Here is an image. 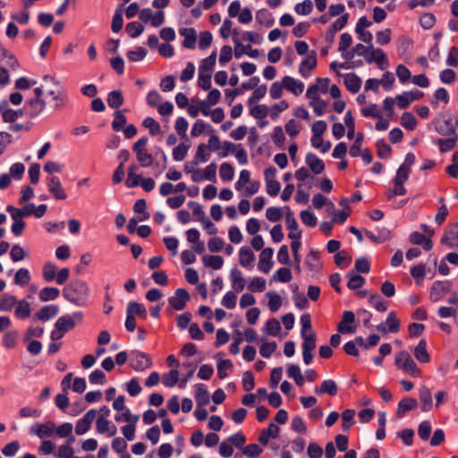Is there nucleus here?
<instances>
[{"instance_id": "nucleus-43", "label": "nucleus", "mask_w": 458, "mask_h": 458, "mask_svg": "<svg viewBox=\"0 0 458 458\" xmlns=\"http://www.w3.org/2000/svg\"><path fill=\"white\" fill-rule=\"evenodd\" d=\"M401 123L405 129L413 131L416 128L418 122L411 113L404 112L401 116Z\"/></svg>"}, {"instance_id": "nucleus-3", "label": "nucleus", "mask_w": 458, "mask_h": 458, "mask_svg": "<svg viewBox=\"0 0 458 458\" xmlns=\"http://www.w3.org/2000/svg\"><path fill=\"white\" fill-rule=\"evenodd\" d=\"M148 144V138L141 137L132 146V150L136 154V157L140 166L148 167L153 163L152 155L148 154L146 146Z\"/></svg>"}, {"instance_id": "nucleus-57", "label": "nucleus", "mask_w": 458, "mask_h": 458, "mask_svg": "<svg viewBox=\"0 0 458 458\" xmlns=\"http://www.w3.org/2000/svg\"><path fill=\"white\" fill-rule=\"evenodd\" d=\"M256 20L258 22L265 25L266 27H270L273 23L272 15L266 9H261L257 12Z\"/></svg>"}, {"instance_id": "nucleus-13", "label": "nucleus", "mask_w": 458, "mask_h": 458, "mask_svg": "<svg viewBox=\"0 0 458 458\" xmlns=\"http://www.w3.org/2000/svg\"><path fill=\"white\" fill-rule=\"evenodd\" d=\"M46 107V102L44 99L30 98L24 105V111L27 112L28 115L31 118L39 115Z\"/></svg>"}, {"instance_id": "nucleus-49", "label": "nucleus", "mask_w": 458, "mask_h": 458, "mask_svg": "<svg viewBox=\"0 0 458 458\" xmlns=\"http://www.w3.org/2000/svg\"><path fill=\"white\" fill-rule=\"evenodd\" d=\"M16 297L10 294H4L0 299V311H10L16 304Z\"/></svg>"}, {"instance_id": "nucleus-4", "label": "nucleus", "mask_w": 458, "mask_h": 458, "mask_svg": "<svg viewBox=\"0 0 458 458\" xmlns=\"http://www.w3.org/2000/svg\"><path fill=\"white\" fill-rule=\"evenodd\" d=\"M130 365L136 371H144L152 366V360L148 353L134 350L130 352Z\"/></svg>"}, {"instance_id": "nucleus-34", "label": "nucleus", "mask_w": 458, "mask_h": 458, "mask_svg": "<svg viewBox=\"0 0 458 458\" xmlns=\"http://www.w3.org/2000/svg\"><path fill=\"white\" fill-rule=\"evenodd\" d=\"M230 279L232 282V286L234 290L237 292H242L244 289V279L241 270L236 267L233 268L230 272Z\"/></svg>"}, {"instance_id": "nucleus-29", "label": "nucleus", "mask_w": 458, "mask_h": 458, "mask_svg": "<svg viewBox=\"0 0 458 458\" xmlns=\"http://www.w3.org/2000/svg\"><path fill=\"white\" fill-rule=\"evenodd\" d=\"M195 400L198 406H203L209 403V393L203 384L195 385Z\"/></svg>"}, {"instance_id": "nucleus-9", "label": "nucleus", "mask_w": 458, "mask_h": 458, "mask_svg": "<svg viewBox=\"0 0 458 458\" xmlns=\"http://www.w3.org/2000/svg\"><path fill=\"white\" fill-rule=\"evenodd\" d=\"M189 300V293L183 288H178L174 295L168 299V303L175 310H182Z\"/></svg>"}, {"instance_id": "nucleus-38", "label": "nucleus", "mask_w": 458, "mask_h": 458, "mask_svg": "<svg viewBox=\"0 0 458 458\" xmlns=\"http://www.w3.org/2000/svg\"><path fill=\"white\" fill-rule=\"evenodd\" d=\"M30 282V274L27 268H20L14 275V284L25 287Z\"/></svg>"}, {"instance_id": "nucleus-11", "label": "nucleus", "mask_w": 458, "mask_h": 458, "mask_svg": "<svg viewBox=\"0 0 458 458\" xmlns=\"http://www.w3.org/2000/svg\"><path fill=\"white\" fill-rule=\"evenodd\" d=\"M287 212L285 215V224L287 229L290 231L288 237L292 240H300L301 237V232L299 230V225L293 213L288 207L285 208Z\"/></svg>"}, {"instance_id": "nucleus-15", "label": "nucleus", "mask_w": 458, "mask_h": 458, "mask_svg": "<svg viewBox=\"0 0 458 458\" xmlns=\"http://www.w3.org/2000/svg\"><path fill=\"white\" fill-rule=\"evenodd\" d=\"M55 425L53 421H47L44 424H36L30 428V433L40 438L48 437L55 432Z\"/></svg>"}, {"instance_id": "nucleus-46", "label": "nucleus", "mask_w": 458, "mask_h": 458, "mask_svg": "<svg viewBox=\"0 0 458 458\" xmlns=\"http://www.w3.org/2000/svg\"><path fill=\"white\" fill-rule=\"evenodd\" d=\"M354 415L355 411L352 409L344 410L342 412V428L344 431H348L352 428Z\"/></svg>"}, {"instance_id": "nucleus-51", "label": "nucleus", "mask_w": 458, "mask_h": 458, "mask_svg": "<svg viewBox=\"0 0 458 458\" xmlns=\"http://www.w3.org/2000/svg\"><path fill=\"white\" fill-rule=\"evenodd\" d=\"M127 58L131 62H140L147 55V50L143 47H138L133 50L127 52Z\"/></svg>"}, {"instance_id": "nucleus-41", "label": "nucleus", "mask_w": 458, "mask_h": 458, "mask_svg": "<svg viewBox=\"0 0 458 458\" xmlns=\"http://www.w3.org/2000/svg\"><path fill=\"white\" fill-rule=\"evenodd\" d=\"M379 341L380 337L376 334L370 335L366 340L361 336L357 337V343L359 344L360 347L365 350H369V348L377 345Z\"/></svg>"}, {"instance_id": "nucleus-47", "label": "nucleus", "mask_w": 458, "mask_h": 458, "mask_svg": "<svg viewBox=\"0 0 458 458\" xmlns=\"http://www.w3.org/2000/svg\"><path fill=\"white\" fill-rule=\"evenodd\" d=\"M292 272L287 267H281L277 269L273 275V280L281 283H288L292 280Z\"/></svg>"}, {"instance_id": "nucleus-58", "label": "nucleus", "mask_w": 458, "mask_h": 458, "mask_svg": "<svg viewBox=\"0 0 458 458\" xmlns=\"http://www.w3.org/2000/svg\"><path fill=\"white\" fill-rule=\"evenodd\" d=\"M386 325H387L388 331L390 333H397L400 329V321L397 319L396 315L394 311H390L386 319Z\"/></svg>"}, {"instance_id": "nucleus-37", "label": "nucleus", "mask_w": 458, "mask_h": 458, "mask_svg": "<svg viewBox=\"0 0 458 458\" xmlns=\"http://www.w3.org/2000/svg\"><path fill=\"white\" fill-rule=\"evenodd\" d=\"M107 104L111 108L117 109L123 104V97L120 90H113L107 95Z\"/></svg>"}, {"instance_id": "nucleus-39", "label": "nucleus", "mask_w": 458, "mask_h": 458, "mask_svg": "<svg viewBox=\"0 0 458 458\" xmlns=\"http://www.w3.org/2000/svg\"><path fill=\"white\" fill-rule=\"evenodd\" d=\"M202 261L205 267L214 269H220L224 265V259L221 256L205 255Z\"/></svg>"}, {"instance_id": "nucleus-42", "label": "nucleus", "mask_w": 458, "mask_h": 458, "mask_svg": "<svg viewBox=\"0 0 458 458\" xmlns=\"http://www.w3.org/2000/svg\"><path fill=\"white\" fill-rule=\"evenodd\" d=\"M347 276L349 277L347 287L351 290L360 289L365 284V278L360 275L354 274L353 272H349Z\"/></svg>"}, {"instance_id": "nucleus-6", "label": "nucleus", "mask_w": 458, "mask_h": 458, "mask_svg": "<svg viewBox=\"0 0 458 458\" xmlns=\"http://www.w3.org/2000/svg\"><path fill=\"white\" fill-rule=\"evenodd\" d=\"M47 93L55 101L54 109L60 110L65 106L68 96L61 83H55V86L48 89Z\"/></svg>"}, {"instance_id": "nucleus-61", "label": "nucleus", "mask_w": 458, "mask_h": 458, "mask_svg": "<svg viewBox=\"0 0 458 458\" xmlns=\"http://www.w3.org/2000/svg\"><path fill=\"white\" fill-rule=\"evenodd\" d=\"M313 10V3L311 0H304L302 3H298L294 6V11L300 15H308Z\"/></svg>"}, {"instance_id": "nucleus-50", "label": "nucleus", "mask_w": 458, "mask_h": 458, "mask_svg": "<svg viewBox=\"0 0 458 458\" xmlns=\"http://www.w3.org/2000/svg\"><path fill=\"white\" fill-rule=\"evenodd\" d=\"M267 296L268 297V307L272 312H276L281 305L282 299L276 292H267Z\"/></svg>"}, {"instance_id": "nucleus-12", "label": "nucleus", "mask_w": 458, "mask_h": 458, "mask_svg": "<svg viewBox=\"0 0 458 458\" xmlns=\"http://www.w3.org/2000/svg\"><path fill=\"white\" fill-rule=\"evenodd\" d=\"M348 18L349 14L345 13L342 15L340 18H338L336 21H335L333 24H331L328 27L325 37L326 41L327 43L332 44L334 42L335 35L336 34L337 31L341 30L344 27H345L348 21Z\"/></svg>"}, {"instance_id": "nucleus-23", "label": "nucleus", "mask_w": 458, "mask_h": 458, "mask_svg": "<svg viewBox=\"0 0 458 458\" xmlns=\"http://www.w3.org/2000/svg\"><path fill=\"white\" fill-rule=\"evenodd\" d=\"M234 55L236 58H240L242 55L247 54L251 58H256L259 55V49H253L250 45L244 46L239 40H234Z\"/></svg>"}, {"instance_id": "nucleus-17", "label": "nucleus", "mask_w": 458, "mask_h": 458, "mask_svg": "<svg viewBox=\"0 0 458 458\" xmlns=\"http://www.w3.org/2000/svg\"><path fill=\"white\" fill-rule=\"evenodd\" d=\"M279 433L280 428L274 422H271L267 428H264L260 431L258 440L261 445H267L269 442V439L276 438L279 436Z\"/></svg>"}, {"instance_id": "nucleus-52", "label": "nucleus", "mask_w": 458, "mask_h": 458, "mask_svg": "<svg viewBox=\"0 0 458 458\" xmlns=\"http://www.w3.org/2000/svg\"><path fill=\"white\" fill-rule=\"evenodd\" d=\"M114 120L112 122V128L114 131H119L126 123V117L123 110H116L114 114Z\"/></svg>"}, {"instance_id": "nucleus-48", "label": "nucleus", "mask_w": 458, "mask_h": 458, "mask_svg": "<svg viewBox=\"0 0 458 458\" xmlns=\"http://www.w3.org/2000/svg\"><path fill=\"white\" fill-rule=\"evenodd\" d=\"M123 25V9L120 6L115 10L114 14L113 16L112 25H111L113 32H114V33L119 32L122 30Z\"/></svg>"}, {"instance_id": "nucleus-33", "label": "nucleus", "mask_w": 458, "mask_h": 458, "mask_svg": "<svg viewBox=\"0 0 458 458\" xmlns=\"http://www.w3.org/2000/svg\"><path fill=\"white\" fill-rule=\"evenodd\" d=\"M255 259L253 251L249 247H242L239 251V263L243 267H249L251 266Z\"/></svg>"}, {"instance_id": "nucleus-16", "label": "nucleus", "mask_w": 458, "mask_h": 458, "mask_svg": "<svg viewBox=\"0 0 458 458\" xmlns=\"http://www.w3.org/2000/svg\"><path fill=\"white\" fill-rule=\"evenodd\" d=\"M317 65V55L313 51L312 54L308 55L299 65V72L303 78L310 76L311 72Z\"/></svg>"}, {"instance_id": "nucleus-53", "label": "nucleus", "mask_w": 458, "mask_h": 458, "mask_svg": "<svg viewBox=\"0 0 458 458\" xmlns=\"http://www.w3.org/2000/svg\"><path fill=\"white\" fill-rule=\"evenodd\" d=\"M437 131L441 135H450L455 132V128L451 119L444 120L437 125Z\"/></svg>"}, {"instance_id": "nucleus-54", "label": "nucleus", "mask_w": 458, "mask_h": 458, "mask_svg": "<svg viewBox=\"0 0 458 458\" xmlns=\"http://www.w3.org/2000/svg\"><path fill=\"white\" fill-rule=\"evenodd\" d=\"M219 174L223 181L228 182L233 180L234 169L231 164L225 162L220 165Z\"/></svg>"}, {"instance_id": "nucleus-2", "label": "nucleus", "mask_w": 458, "mask_h": 458, "mask_svg": "<svg viewBox=\"0 0 458 458\" xmlns=\"http://www.w3.org/2000/svg\"><path fill=\"white\" fill-rule=\"evenodd\" d=\"M395 364L405 373L412 377H419L420 374V370L418 369L417 364L406 351H402L396 354Z\"/></svg>"}, {"instance_id": "nucleus-62", "label": "nucleus", "mask_w": 458, "mask_h": 458, "mask_svg": "<svg viewBox=\"0 0 458 458\" xmlns=\"http://www.w3.org/2000/svg\"><path fill=\"white\" fill-rule=\"evenodd\" d=\"M263 450L257 444H250L242 449V454L249 458H257L262 454Z\"/></svg>"}, {"instance_id": "nucleus-45", "label": "nucleus", "mask_w": 458, "mask_h": 458, "mask_svg": "<svg viewBox=\"0 0 458 458\" xmlns=\"http://www.w3.org/2000/svg\"><path fill=\"white\" fill-rule=\"evenodd\" d=\"M263 331L267 335L276 336L281 331V325L277 319L271 318L266 323Z\"/></svg>"}, {"instance_id": "nucleus-27", "label": "nucleus", "mask_w": 458, "mask_h": 458, "mask_svg": "<svg viewBox=\"0 0 458 458\" xmlns=\"http://www.w3.org/2000/svg\"><path fill=\"white\" fill-rule=\"evenodd\" d=\"M126 314H130L134 318L138 316L145 319L147 318V310L143 304L132 301L127 305Z\"/></svg>"}, {"instance_id": "nucleus-26", "label": "nucleus", "mask_w": 458, "mask_h": 458, "mask_svg": "<svg viewBox=\"0 0 458 458\" xmlns=\"http://www.w3.org/2000/svg\"><path fill=\"white\" fill-rule=\"evenodd\" d=\"M30 304L26 300L17 301L14 315L19 319H26L30 316Z\"/></svg>"}, {"instance_id": "nucleus-36", "label": "nucleus", "mask_w": 458, "mask_h": 458, "mask_svg": "<svg viewBox=\"0 0 458 458\" xmlns=\"http://www.w3.org/2000/svg\"><path fill=\"white\" fill-rule=\"evenodd\" d=\"M209 157L210 155L208 152L207 145L201 143L198 146L197 151L193 157V165H199L201 163H205L208 161Z\"/></svg>"}, {"instance_id": "nucleus-24", "label": "nucleus", "mask_w": 458, "mask_h": 458, "mask_svg": "<svg viewBox=\"0 0 458 458\" xmlns=\"http://www.w3.org/2000/svg\"><path fill=\"white\" fill-rule=\"evenodd\" d=\"M314 392L317 394H328L330 396H334L337 394V385L334 380L327 379L322 382L320 386L315 387Z\"/></svg>"}, {"instance_id": "nucleus-35", "label": "nucleus", "mask_w": 458, "mask_h": 458, "mask_svg": "<svg viewBox=\"0 0 458 458\" xmlns=\"http://www.w3.org/2000/svg\"><path fill=\"white\" fill-rule=\"evenodd\" d=\"M216 62V51H213L210 55L204 58L199 66V71L212 74V71Z\"/></svg>"}, {"instance_id": "nucleus-7", "label": "nucleus", "mask_w": 458, "mask_h": 458, "mask_svg": "<svg viewBox=\"0 0 458 458\" xmlns=\"http://www.w3.org/2000/svg\"><path fill=\"white\" fill-rule=\"evenodd\" d=\"M355 315L351 310L343 313L342 320L337 326V331L341 334H353L356 331Z\"/></svg>"}, {"instance_id": "nucleus-19", "label": "nucleus", "mask_w": 458, "mask_h": 458, "mask_svg": "<svg viewBox=\"0 0 458 458\" xmlns=\"http://www.w3.org/2000/svg\"><path fill=\"white\" fill-rule=\"evenodd\" d=\"M441 243L449 248L458 250V223L445 232L441 239Z\"/></svg>"}, {"instance_id": "nucleus-55", "label": "nucleus", "mask_w": 458, "mask_h": 458, "mask_svg": "<svg viewBox=\"0 0 458 458\" xmlns=\"http://www.w3.org/2000/svg\"><path fill=\"white\" fill-rule=\"evenodd\" d=\"M179 380V371L177 369H172L169 372L163 375V384L165 386L173 387Z\"/></svg>"}, {"instance_id": "nucleus-31", "label": "nucleus", "mask_w": 458, "mask_h": 458, "mask_svg": "<svg viewBox=\"0 0 458 458\" xmlns=\"http://www.w3.org/2000/svg\"><path fill=\"white\" fill-rule=\"evenodd\" d=\"M344 85L352 93H357L361 87V80L354 73H348L344 76Z\"/></svg>"}, {"instance_id": "nucleus-8", "label": "nucleus", "mask_w": 458, "mask_h": 458, "mask_svg": "<svg viewBox=\"0 0 458 458\" xmlns=\"http://www.w3.org/2000/svg\"><path fill=\"white\" fill-rule=\"evenodd\" d=\"M97 413V411L94 409L88 411L83 417L77 421L75 433L77 435L87 433L90 429L92 422L96 420Z\"/></svg>"}, {"instance_id": "nucleus-28", "label": "nucleus", "mask_w": 458, "mask_h": 458, "mask_svg": "<svg viewBox=\"0 0 458 458\" xmlns=\"http://www.w3.org/2000/svg\"><path fill=\"white\" fill-rule=\"evenodd\" d=\"M413 354L415 358L421 363H427L430 360V356L427 351V342L424 339H421L418 345L415 347L413 351Z\"/></svg>"}, {"instance_id": "nucleus-5", "label": "nucleus", "mask_w": 458, "mask_h": 458, "mask_svg": "<svg viewBox=\"0 0 458 458\" xmlns=\"http://www.w3.org/2000/svg\"><path fill=\"white\" fill-rule=\"evenodd\" d=\"M82 320L81 312H74L72 315L60 317L55 323V329L63 331L64 334L74 328L77 324Z\"/></svg>"}, {"instance_id": "nucleus-63", "label": "nucleus", "mask_w": 458, "mask_h": 458, "mask_svg": "<svg viewBox=\"0 0 458 458\" xmlns=\"http://www.w3.org/2000/svg\"><path fill=\"white\" fill-rule=\"evenodd\" d=\"M301 125L294 119L289 120L285 124V131L291 138H295L301 131Z\"/></svg>"}, {"instance_id": "nucleus-32", "label": "nucleus", "mask_w": 458, "mask_h": 458, "mask_svg": "<svg viewBox=\"0 0 458 458\" xmlns=\"http://www.w3.org/2000/svg\"><path fill=\"white\" fill-rule=\"evenodd\" d=\"M418 406V403L415 399L406 397L402 399L398 403L397 415L403 417L405 412L415 409Z\"/></svg>"}, {"instance_id": "nucleus-30", "label": "nucleus", "mask_w": 458, "mask_h": 458, "mask_svg": "<svg viewBox=\"0 0 458 458\" xmlns=\"http://www.w3.org/2000/svg\"><path fill=\"white\" fill-rule=\"evenodd\" d=\"M420 400L422 403V411H428L433 405L431 391L427 386H421L419 391Z\"/></svg>"}, {"instance_id": "nucleus-20", "label": "nucleus", "mask_w": 458, "mask_h": 458, "mask_svg": "<svg viewBox=\"0 0 458 458\" xmlns=\"http://www.w3.org/2000/svg\"><path fill=\"white\" fill-rule=\"evenodd\" d=\"M48 191L54 195L56 199H65L67 198L64 192L61 181L58 177L53 176L47 182Z\"/></svg>"}, {"instance_id": "nucleus-10", "label": "nucleus", "mask_w": 458, "mask_h": 458, "mask_svg": "<svg viewBox=\"0 0 458 458\" xmlns=\"http://www.w3.org/2000/svg\"><path fill=\"white\" fill-rule=\"evenodd\" d=\"M451 289V284L447 281H437L430 289L429 298L432 301H440Z\"/></svg>"}, {"instance_id": "nucleus-56", "label": "nucleus", "mask_w": 458, "mask_h": 458, "mask_svg": "<svg viewBox=\"0 0 458 458\" xmlns=\"http://www.w3.org/2000/svg\"><path fill=\"white\" fill-rule=\"evenodd\" d=\"M303 339V343L301 344L302 350H308V351H314L316 348V340L317 335L316 334L311 331L310 334L304 335V336H301Z\"/></svg>"}, {"instance_id": "nucleus-59", "label": "nucleus", "mask_w": 458, "mask_h": 458, "mask_svg": "<svg viewBox=\"0 0 458 458\" xmlns=\"http://www.w3.org/2000/svg\"><path fill=\"white\" fill-rule=\"evenodd\" d=\"M125 30L131 38H137L143 32L144 27L138 21H131L126 25Z\"/></svg>"}, {"instance_id": "nucleus-22", "label": "nucleus", "mask_w": 458, "mask_h": 458, "mask_svg": "<svg viewBox=\"0 0 458 458\" xmlns=\"http://www.w3.org/2000/svg\"><path fill=\"white\" fill-rule=\"evenodd\" d=\"M305 162L315 174H321L325 169L323 161L314 153H308L305 157Z\"/></svg>"}, {"instance_id": "nucleus-14", "label": "nucleus", "mask_w": 458, "mask_h": 458, "mask_svg": "<svg viewBox=\"0 0 458 458\" xmlns=\"http://www.w3.org/2000/svg\"><path fill=\"white\" fill-rule=\"evenodd\" d=\"M274 250L272 248L263 249L261 253L259 254V260L258 264L259 270L267 274L273 267V258Z\"/></svg>"}, {"instance_id": "nucleus-25", "label": "nucleus", "mask_w": 458, "mask_h": 458, "mask_svg": "<svg viewBox=\"0 0 458 458\" xmlns=\"http://www.w3.org/2000/svg\"><path fill=\"white\" fill-rule=\"evenodd\" d=\"M58 307L54 304L43 306L36 314V318L41 321H47L55 317L58 313Z\"/></svg>"}, {"instance_id": "nucleus-21", "label": "nucleus", "mask_w": 458, "mask_h": 458, "mask_svg": "<svg viewBox=\"0 0 458 458\" xmlns=\"http://www.w3.org/2000/svg\"><path fill=\"white\" fill-rule=\"evenodd\" d=\"M182 37L184 38L182 46L185 48L193 49L196 47L197 32L193 28H182L179 30Z\"/></svg>"}, {"instance_id": "nucleus-64", "label": "nucleus", "mask_w": 458, "mask_h": 458, "mask_svg": "<svg viewBox=\"0 0 458 458\" xmlns=\"http://www.w3.org/2000/svg\"><path fill=\"white\" fill-rule=\"evenodd\" d=\"M445 172L453 178L458 177V151L452 156V164L447 165Z\"/></svg>"}, {"instance_id": "nucleus-44", "label": "nucleus", "mask_w": 458, "mask_h": 458, "mask_svg": "<svg viewBox=\"0 0 458 458\" xmlns=\"http://www.w3.org/2000/svg\"><path fill=\"white\" fill-rule=\"evenodd\" d=\"M369 302L378 311L383 312L387 310V302L377 293L371 294Z\"/></svg>"}, {"instance_id": "nucleus-40", "label": "nucleus", "mask_w": 458, "mask_h": 458, "mask_svg": "<svg viewBox=\"0 0 458 458\" xmlns=\"http://www.w3.org/2000/svg\"><path fill=\"white\" fill-rule=\"evenodd\" d=\"M60 294L59 289L55 287H45L39 292V299L41 301H54Z\"/></svg>"}, {"instance_id": "nucleus-18", "label": "nucleus", "mask_w": 458, "mask_h": 458, "mask_svg": "<svg viewBox=\"0 0 458 458\" xmlns=\"http://www.w3.org/2000/svg\"><path fill=\"white\" fill-rule=\"evenodd\" d=\"M283 82L284 89L295 96L301 95L304 90V83L291 76H284Z\"/></svg>"}, {"instance_id": "nucleus-60", "label": "nucleus", "mask_w": 458, "mask_h": 458, "mask_svg": "<svg viewBox=\"0 0 458 458\" xmlns=\"http://www.w3.org/2000/svg\"><path fill=\"white\" fill-rule=\"evenodd\" d=\"M248 288L254 293H261L266 289V280L262 277L256 276L252 278Z\"/></svg>"}, {"instance_id": "nucleus-1", "label": "nucleus", "mask_w": 458, "mask_h": 458, "mask_svg": "<svg viewBox=\"0 0 458 458\" xmlns=\"http://www.w3.org/2000/svg\"><path fill=\"white\" fill-rule=\"evenodd\" d=\"M89 287L86 282L75 280L63 290L64 297L76 306H83L89 297Z\"/></svg>"}]
</instances>
